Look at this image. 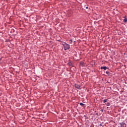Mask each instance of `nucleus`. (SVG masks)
Instances as JSON below:
<instances>
[{
	"instance_id": "obj_1",
	"label": "nucleus",
	"mask_w": 127,
	"mask_h": 127,
	"mask_svg": "<svg viewBox=\"0 0 127 127\" xmlns=\"http://www.w3.org/2000/svg\"><path fill=\"white\" fill-rule=\"evenodd\" d=\"M63 45L64 47V50H68V49H70V45L64 42V43L63 44Z\"/></svg>"
},
{
	"instance_id": "obj_2",
	"label": "nucleus",
	"mask_w": 127,
	"mask_h": 127,
	"mask_svg": "<svg viewBox=\"0 0 127 127\" xmlns=\"http://www.w3.org/2000/svg\"><path fill=\"white\" fill-rule=\"evenodd\" d=\"M118 127H127V124L125 122H122L118 124Z\"/></svg>"
},
{
	"instance_id": "obj_3",
	"label": "nucleus",
	"mask_w": 127,
	"mask_h": 127,
	"mask_svg": "<svg viewBox=\"0 0 127 127\" xmlns=\"http://www.w3.org/2000/svg\"><path fill=\"white\" fill-rule=\"evenodd\" d=\"M74 87L76 88V89H78V90H80V88H81L80 85L76 83L74 84Z\"/></svg>"
},
{
	"instance_id": "obj_4",
	"label": "nucleus",
	"mask_w": 127,
	"mask_h": 127,
	"mask_svg": "<svg viewBox=\"0 0 127 127\" xmlns=\"http://www.w3.org/2000/svg\"><path fill=\"white\" fill-rule=\"evenodd\" d=\"M79 65L80 66H82V67H84L85 66V63H84V62H81L79 63Z\"/></svg>"
},
{
	"instance_id": "obj_5",
	"label": "nucleus",
	"mask_w": 127,
	"mask_h": 127,
	"mask_svg": "<svg viewBox=\"0 0 127 127\" xmlns=\"http://www.w3.org/2000/svg\"><path fill=\"white\" fill-rule=\"evenodd\" d=\"M67 65H69V66H73V63H72L71 62H69L67 63Z\"/></svg>"
},
{
	"instance_id": "obj_6",
	"label": "nucleus",
	"mask_w": 127,
	"mask_h": 127,
	"mask_svg": "<svg viewBox=\"0 0 127 127\" xmlns=\"http://www.w3.org/2000/svg\"><path fill=\"white\" fill-rule=\"evenodd\" d=\"M100 69H103V70H107V66H101L100 67Z\"/></svg>"
},
{
	"instance_id": "obj_7",
	"label": "nucleus",
	"mask_w": 127,
	"mask_h": 127,
	"mask_svg": "<svg viewBox=\"0 0 127 127\" xmlns=\"http://www.w3.org/2000/svg\"><path fill=\"white\" fill-rule=\"evenodd\" d=\"M79 105H80L81 106V107H86V105L82 103H80Z\"/></svg>"
},
{
	"instance_id": "obj_8",
	"label": "nucleus",
	"mask_w": 127,
	"mask_h": 127,
	"mask_svg": "<svg viewBox=\"0 0 127 127\" xmlns=\"http://www.w3.org/2000/svg\"><path fill=\"white\" fill-rule=\"evenodd\" d=\"M106 106L107 107H109V106H111V103L110 102H108L107 103H105Z\"/></svg>"
},
{
	"instance_id": "obj_9",
	"label": "nucleus",
	"mask_w": 127,
	"mask_h": 127,
	"mask_svg": "<svg viewBox=\"0 0 127 127\" xmlns=\"http://www.w3.org/2000/svg\"><path fill=\"white\" fill-rule=\"evenodd\" d=\"M15 31V30H14V29H11V30L10 31V33H14Z\"/></svg>"
},
{
	"instance_id": "obj_10",
	"label": "nucleus",
	"mask_w": 127,
	"mask_h": 127,
	"mask_svg": "<svg viewBox=\"0 0 127 127\" xmlns=\"http://www.w3.org/2000/svg\"><path fill=\"white\" fill-rule=\"evenodd\" d=\"M108 101H109V99H104V100H103V103H107L108 102Z\"/></svg>"
},
{
	"instance_id": "obj_11",
	"label": "nucleus",
	"mask_w": 127,
	"mask_h": 127,
	"mask_svg": "<svg viewBox=\"0 0 127 127\" xmlns=\"http://www.w3.org/2000/svg\"><path fill=\"white\" fill-rule=\"evenodd\" d=\"M127 17H125V19H124V22H127Z\"/></svg>"
},
{
	"instance_id": "obj_12",
	"label": "nucleus",
	"mask_w": 127,
	"mask_h": 127,
	"mask_svg": "<svg viewBox=\"0 0 127 127\" xmlns=\"http://www.w3.org/2000/svg\"><path fill=\"white\" fill-rule=\"evenodd\" d=\"M53 114H54V115H56V116H57V115H58V112H55V113H53Z\"/></svg>"
},
{
	"instance_id": "obj_13",
	"label": "nucleus",
	"mask_w": 127,
	"mask_h": 127,
	"mask_svg": "<svg viewBox=\"0 0 127 127\" xmlns=\"http://www.w3.org/2000/svg\"><path fill=\"white\" fill-rule=\"evenodd\" d=\"M106 74H107V75L108 76H110V72L109 71H106Z\"/></svg>"
},
{
	"instance_id": "obj_14",
	"label": "nucleus",
	"mask_w": 127,
	"mask_h": 127,
	"mask_svg": "<svg viewBox=\"0 0 127 127\" xmlns=\"http://www.w3.org/2000/svg\"><path fill=\"white\" fill-rule=\"evenodd\" d=\"M95 115H96V116H97L98 117H99V116H100V114H99V113H95Z\"/></svg>"
},
{
	"instance_id": "obj_15",
	"label": "nucleus",
	"mask_w": 127,
	"mask_h": 127,
	"mask_svg": "<svg viewBox=\"0 0 127 127\" xmlns=\"http://www.w3.org/2000/svg\"><path fill=\"white\" fill-rule=\"evenodd\" d=\"M70 43H72V42H73V41L72 40H70Z\"/></svg>"
},
{
	"instance_id": "obj_16",
	"label": "nucleus",
	"mask_w": 127,
	"mask_h": 127,
	"mask_svg": "<svg viewBox=\"0 0 127 127\" xmlns=\"http://www.w3.org/2000/svg\"><path fill=\"white\" fill-rule=\"evenodd\" d=\"M99 126H100V127H102V124H100Z\"/></svg>"
},
{
	"instance_id": "obj_17",
	"label": "nucleus",
	"mask_w": 127,
	"mask_h": 127,
	"mask_svg": "<svg viewBox=\"0 0 127 127\" xmlns=\"http://www.w3.org/2000/svg\"><path fill=\"white\" fill-rule=\"evenodd\" d=\"M86 8L87 9V8H88V6L86 7Z\"/></svg>"
},
{
	"instance_id": "obj_18",
	"label": "nucleus",
	"mask_w": 127,
	"mask_h": 127,
	"mask_svg": "<svg viewBox=\"0 0 127 127\" xmlns=\"http://www.w3.org/2000/svg\"><path fill=\"white\" fill-rule=\"evenodd\" d=\"M103 112V110H101Z\"/></svg>"
}]
</instances>
